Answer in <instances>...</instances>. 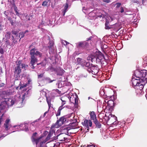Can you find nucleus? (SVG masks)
<instances>
[{"instance_id":"obj_49","label":"nucleus","mask_w":147,"mask_h":147,"mask_svg":"<svg viewBox=\"0 0 147 147\" xmlns=\"http://www.w3.org/2000/svg\"><path fill=\"white\" fill-rule=\"evenodd\" d=\"M121 4L120 3H117L115 4L116 8H118L119 7L121 6Z\"/></svg>"},{"instance_id":"obj_31","label":"nucleus","mask_w":147,"mask_h":147,"mask_svg":"<svg viewBox=\"0 0 147 147\" xmlns=\"http://www.w3.org/2000/svg\"><path fill=\"white\" fill-rule=\"evenodd\" d=\"M65 71L62 69H60L58 70L57 72V75H58L62 76L64 73Z\"/></svg>"},{"instance_id":"obj_11","label":"nucleus","mask_w":147,"mask_h":147,"mask_svg":"<svg viewBox=\"0 0 147 147\" xmlns=\"http://www.w3.org/2000/svg\"><path fill=\"white\" fill-rule=\"evenodd\" d=\"M96 10H93L92 11L90 12L89 13L88 16L89 17H96L97 18L100 17L104 18L105 17V15L102 14L101 13H96Z\"/></svg>"},{"instance_id":"obj_12","label":"nucleus","mask_w":147,"mask_h":147,"mask_svg":"<svg viewBox=\"0 0 147 147\" xmlns=\"http://www.w3.org/2000/svg\"><path fill=\"white\" fill-rule=\"evenodd\" d=\"M82 124L83 125L86 127L85 129H87L86 131L88 132L89 131V126L91 127L92 125V122L90 120H88L85 119L84 122H82Z\"/></svg>"},{"instance_id":"obj_25","label":"nucleus","mask_w":147,"mask_h":147,"mask_svg":"<svg viewBox=\"0 0 147 147\" xmlns=\"http://www.w3.org/2000/svg\"><path fill=\"white\" fill-rule=\"evenodd\" d=\"M50 4V0H45L43 2L42 5L45 6H49Z\"/></svg>"},{"instance_id":"obj_30","label":"nucleus","mask_w":147,"mask_h":147,"mask_svg":"<svg viewBox=\"0 0 147 147\" xmlns=\"http://www.w3.org/2000/svg\"><path fill=\"white\" fill-rule=\"evenodd\" d=\"M94 122L96 124V126L98 128H100L101 127V124L97 120H95Z\"/></svg>"},{"instance_id":"obj_36","label":"nucleus","mask_w":147,"mask_h":147,"mask_svg":"<svg viewBox=\"0 0 147 147\" xmlns=\"http://www.w3.org/2000/svg\"><path fill=\"white\" fill-rule=\"evenodd\" d=\"M66 121V119L64 117H62L59 120V122L61 123H63Z\"/></svg>"},{"instance_id":"obj_1","label":"nucleus","mask_w":147,"mask_h":147,"mask_svg":"<svg viewBox=\"0 0 147 147\" xmlns=\"http://www.w3.org/2000/svg\"><path fill=\"white\" fill-rule=\"evenodd\" d=\"M130 83L135 89L140 91L143 89L144 86L147 87V71L143 69L134 71Z\"/></svg>"},{"instance_id":"obj_18","label":"nucleus","mask_w":147,"mask_h":147,"mask_svg":"<svg viewBox=\"0 0 147 147\" xmlns=\"http://www.w3.org/2000/svg\"><path fill=\"white\" fill-rule=\"evenodd\" d=\"M72 96H70L69 95H67V96H62L61 98V100L62 101H67L68 99L69 100V101L71 102H73L71 101V98Z\"/></svg>"},{"instance_id":"obj_26","label":"nucleus","mask_w":147,"mask_h":147,"mask_svg":"<svg viewBox=\"0 0 147 147\" xmlns=\"http://www.w3.org/2000/svg\"><path fill=\"white\" fill-rule=\"evenodd\" d=\"M68 19H71V21L69 22V23L71 24H73L75 21H76V20L75 19V17L74 16L72 15H70L67 17Z\"/></svg>"},{"instance_id":"obj_35","label":"nucleus","mask_w":147,"mask_h":147,"mask_svg":"<svg viewBox=\"0 0 147 147\" xmlns=\"http://www.w3.org/2000/svg\"><path fill=\"white\" fill-rule=\"evenodd\" d=\"M11 42H9V40H6L5 41V45L7 48L9 49L11 48L12 45H11Z\"/></svg>"},{"instance_id":"obj_7","label":"nucleus","mask_w":147,"mask_h":147,"mask_svg":"<svg viewBox=\"0 0 147 147\" xmlns=\"http://www.w3.org/2000/svg\"><path fill=\"white\" fill-rule=\"evenodd\" d=\"M92 65L90 68H88L87 71L89 73H91L93 75H96L99 70V68L97 65H94L91 64Z\"/></svg>"},{"instance_id":"obj_52","label":"nucleus","mask_w":147,"mask_h":147,"mask_svg":"<svg viewBox=\"0 0 147 147\" xmlns=\"http://www.w3.org/2000/svg\"><path fill=\"white\" fill-rule=\"evenodd\" d=\"M69 8V5L67 3H66L64 9H67V8Z\"/></svg>"},{"instance_id":"obj_54","label":"nucleus","mask_w":147,"mask_h":147,"mask_svg":"<svg viewBox=\"0 0 147 147\" xmlns=\"http://www.w3.org/2000/svg\"><path fill=\"white\" fill-rule=\"evenodd\" d=\"M63 106L61 105L59 107L58 109L60 111H61L63 108L65 107H63Z\"/></svg>"},{"instance_id":"obj_13","label":"nucleus","mask_w":147,"mask_h":147,"mask_svg":"<svg viewBox=\"0 0 147 147\" xmlns=\"http://www.w3.org/2000/svg\"><path fill=\"white\" fill-rule=\"evenodd\" d=\"M65 134L63 133H61L60 134L57 135V136L55 137L52 140H55L59 139V141H63L67 138L65 137Z\"/></svg>"},{"instance_id":"obj_48","label":"nucleus","mask_w":147,"mask_h":147,"mask_svg":"<svg viewBox=\"0 0 147 147\" xmlns=\"http://www.w3.org/2000/svg\"><path fill=\"white\" fill-rule=\"evenodd\" d=\"M47 98V103L48 104V105L49 107L50 105L51 104V102H50V100L49 98H48L47 97H46Z\"/></svg>"},{"instance_id":"obj_45","label":"nucleus","mask_w":147,"mask_h":147,"mask_svg":"<svg viewBox=\"0 0 147 147\" xmlns=\"http://www.w3.org/2000/svg\"><path fill=\"white\" fill-rule=\"evenodd\" d=\"M49 47L50 48H52V47L54 45V42H51V41H50L49 42Z\"/></svg>"},{"instance_id":"obj_44","label":"nucleus","mask_w":147,"mask_h":147,"mask_svg":"<svg viewBox=\"0 0 147 147\" xmlns=\"http://www.w3.org/2000/svg\"><path fill=\"white\" fill-rule=\"evenodd\" d=\"M61 43L63 44L64 45H67V44H69V43L67 42L65 40H62L61 41Z\"/></svg>"},{"instance_id":"obj_59","label":"nucleus","mask_w":147,"mask_h":147,"mask_svg":"<svg viewBox=\"0 0 147 147\" xmlns=\"http://www.w3.org/2000/svg\"><path fill=\"white\" fill-rule=\"evenodd\" d=\"M93 38V37L92 36H91L88 39H87V40L88 41L89 40H91Z\"/></svg>"},{"instance_id":"obj_19","label":"nucleus","mask_w":147,"mask_h":147,"mask_svg":"<svg viewBox=\"0 0 147 147\" xmlns=\"http://www.w3.org/2000/svg\"><path fill=\"white\" fill-rule=\"evenodd\" d=\"M85 61L83 59L80 58L77 59V63L78 64L81 65L83 67H84V63H85Z\"/></svg>"},{"instance_id":"obj_21","label":"nucleus","mask_w":147,"mask_h":147,"mask_svg":"<svg viewBox=\"0 0 147 147\" xmlns=\"http://www.w3.org/2000/svg\"><path fill=\"white\" fill-rule=\"evenodd\" d=\"M18 38H15L13 36H12L11 41V45H12V46H13L15 44L17 43V41L16 40L18 39Z\"/></svg>"},{"instance_id":"obj_9","label":"nucleus","mask_w":147,"mask_h":147,"mask_svg":"<svg viewBox=\"0 0 147 147\" xmlns=\"http://www.w3.org/2000/svg\"><path fill=\"white\" fill-rule=\"evenodd\" d=\"M103 119L105 120L106 122H107L110 119L112 120L113 119H115V120H117V118L115 117V115H111V112H107L105 114V116L103 118Z\"/></svg>"},{"instance_id":"obj_40","label":"nucleus","mask_w":147,"mask_h":147,"mask_svg":"<svg viewBox=\"0 0 147 147\" xmlns=\"http://www.w3.org/2000/svg\"><path fill=\"white\" fill-rule=\"evenodd\" d=\"M19 34V36L18 37V38L21 37L20 39V40L21 38H23L25 34L23 32H20V33Z\"/></svg>"},{"instance_id":"obj_15","label":"nucleus","mask_w":147,"mask_h":147,"mask_svg":"<svg viewBox=\"0 0 147 147\" xmlns=\"http://www.w3.org/2000/svg\"><path fill=\"white\" fill-rule=\"evenodd\" d=\"M114 19V18L112 17H109V18H106V22L105 23V29H109L111 27L109 26V22L112 21Z\"/></svg>"},{"instance_id":"obj_16","label":"nucleus","mask_w":147,"mask_h":147,"mask_svg":"<svg viewBox=\"0 0 147 147\" xmlns=\"http://www.w3.org/2000/svg\"><path fill=\"white\" fill-rule=\"evenodd\" d=\"M112 133L113 134V135L112 136L116 140L118 139L121 137V134H119V131L117 129L114 130L112 132Z\"/></svg>"},{"instance_id":"obj_41","label":"nucleus","mask_w":147,"mask_h":147,"mask_svg":"<svg viewBox=\"0 0 147 147\" xmlns=\"http://www.w3.org/2000/svg\"><path fill=\"white\" fill-rule=\"evenodd\" d=\"M11 33L9 32H8L6 33L5 36L7 38L9 39L10 38L11 36Z\"/></svg>"},{"instance_id":"obj_37","label":"nucleus","mask_w":147,"mask_h":147,"mask_svg":"<svg viewBox=\"0 0 147 147\" xmlns=\"http://www.w3.org/2000/svg\"><path fill=\"white\" fill-rule=\"evenodd\" d=\"M124 12H125V13H124V14H123V15L126 14V15H129L132 14L130 13L129 12L124 11V10H121L120 11H119V12L120 13H123Z\"/></svg>"},{"instance_id":"obj_57","label":"nucleus","mask_w":147,"mask_h":147,"mask_svg":"<svg viewBox=\"0 0 147 147\" xmlns=\"http://www.w3.org/2000/svg\"><path fill=\"white\" fill-rule=\"evenodd\" d=\"M43 76V74H40L39 75H38V78H41Z\"/></svg>"},{"instance_id":"obj_61","label":"nucleus","mask_w":147,"mask_h":147,"mask_svg":"<svg viewBox=\"0 0 147 147\" xmlns=\"http://www.w3.org/2000/svg\"><path fill=\"white\" fill-rule=\"evenodd\" d=\"M103 1L105 2L109 3L110 2V0H103Z\"/></svg>"},{"instance_id":"obj_56","label":"nucleus","mask_w":147,"mask_h":147,"mask_svg":"<svg viewBox=\"0 0 147 147\" xmlns=\"http://www.w3.org/2000/svg\"><path fill=\"white\" fill-rule=\"evenodd\" d=\"M0 53L1 54L4 53L3 50L2 48H0Z\"/></svg>"},{"instance_id":"obj_32","label":"nucleus","mask_w":147,"mask_h":147,"mask_svg":"<svg viewBox=\"0 0 147 147\" xmlns=\"http://www.w3.org/2000/svg\"><path fill=\"white\" fill-rule=\"evenodd\" d=\"M99 93L101 96H106V95H105V90L103 89L100 90L99 91Z\"/></svg>"},{"instance_id":"obj_28","label":"nucleus","mask_w":147,"mask_h":147,"mask_svg":"<svg viewBox=\"0 0 147 147\" xmlns=\"http://www.w3.org/2000/svg\"><path fill=\"white\" fill-rule=\"evenodd\" d=\"M114 104V102L113 100H107V106L109 107H112Z\"/></svg>"},{"instance_id":"obj_58","label":"nucleus","mask_w":147,"mask_h":147,"mask_svg":"<svg viewBox=\"0 0 147 147\" xmlns=\"http://www.w3.org/2000/svg\"><path fill=\"white\" fill-rule=\"evenodd\" d=\"M27 86V84H26L25 85H24L23 86H20V89H21V88H24V87H26Z\"/></svg>"},{"instance_id":"obj_46","label":"nucleus","mask_w":147,"mask_h":147,"mask_svg":"<svg viewBox=\"0 0 147 147\" xmlns=\"http://www.w3.org/2000/svg\"><path fill=\"white\" fill-rule=\"evenodd\" d=\"M87 59L89 60H91L92 62V60H94V57L91 56V55L90 56H89L88 57Z\"/></svg>"},{"instance_id":"obj_33","label":"nucleus","mask_w":147,"mask_h":147,"mask_svg":"<svg viewBox=\"0 0 147 147\" xmlns=\"http://www.w3.org/2000/svg\"><path fill=\"white\" fill-rule=\"evenodd\" d=\"M104 112V111H101L98 115L99 117L100 118V120H102V119L104 117V115L105 114L103 113Z\"/></svg>"},{"instance_id":"obj_55","label":"nucleus","mask_w":147,"mask_h":147,"mask_svg":"<svg viewBox=\"0 0 147 147\" xmlns=\"http://www.w3.org/2000/svg\"><path fill=\"white\" fill-rule=\"evenodd\" d=\"M88 10H82L83 11V12H84L85 14H88V13H87V11H88Z\"/></svg>"},{"instance_id":"obj_29","label":"nucleus","mask_w":147,"mask_h":147,"mask_svg":"<svg viewBox=\"0 0 147 147\" xmlns=\"http://www.w3.org/2000/svg\"><path fill=\"white\" fill-rule=\"evenodd\" d=\"M67 19V18H65L64 17H60L59 20H58L61 23H64L66 22V19Z\"/></svg>"},{"instance_id":"obj_24","label":"nucleus","mask_w":147,"mask_h":147,"mask_svg":"<svg viewBox=\"0 0 147 147\" xmlns=\"http://www.w3.org/2000/svg\"><path fill=\"white\" fill-rule=\"evenodd\" d=\"M67 10H60L59 11V15L58 16V17L60 16V17L61 16H63L65 13L67 11Z\"/></svg>"},{"instance_id":"obj_5","label":"nucleus","mask_w":147,"mask_h":147,"mask_svg":"<svg viewBox=\"0 0 147 147\" xmlns=\"http://www.w3.org/2000/svg\"><path fill=\"white\" fill-rule=\"evenodd\" d=\"M91 56L94 57V59L96 60L97 62L104 64L105 62L104 57L102 53L99 51H94L91 54Z\"/></svg>"},{"instance_id":"obj_27","label":"nucleus","mask_w":147,"mask_h":147,"mask_svg":"<svg viewBox=\"0 0 147 147\" xmlns=\"http://www.w3.org/2000/svg\"><path fill=\"white\" fill-rule=\"evenodd\" d=\"M53 93L55 94L56 96H59L61 94V92L59 91L58 89H56L53 90Z\"/></svg>"},{"instance_id":"obj_60","label":"nucleus","mask_w":147,"mask_h":147,"mask_svg":"<svg viewBox=\"0 0 147 147\" xmlns=\"http://www.w3.org/2000/svg\"><path fill=\"white\" fill-rule=\"evenodd\" d=\"M8 134H7L6 135H5V136H4L3 135H2V136H1L0 137V140H1V139H2L6 135H7Z\"/></svg>"},{"instance_id":"obj_63","label":"nucleus","mask_w":147,"mask_h":147,"mask_svg":"<svg viewBox=\"0 0 147 147\" xmlns=\"http://www.w3.org/2000/svg\"><path fill=\"white\" fill-rule=\"evenodd\" d=\"M37 65H41L42 66H44V65L43 64V63H38L37 64Z\"/></svg>"},{"instance_id":"obj_64","label":"nucleus","mask_w":147,"mask_h":147,"mask_svg":"<svg viewBox=\"0 0 147 147\" xmlns=\"http://www.w3.org/2000/svg\"><path fill=\"white\" fill-rule=\"evenodd\" d=\"M107 100H108L107 99H106L105 101H104L103 102L105 103L106 104H107Z\"/></svg>"},{"instance_id":"obj_38","label":"nucleus","mask_w":147,"mask_h":147,"mask_svg":"<svg viewBox=\"0 0 147 147\" xmlns=\"http://www.w3.org/2000/svg\"><path fill=\"white\" fill-rule=\"evenodd\" d=\"M91 64H90L89 62H86L85 61V63L84 64H85V65H84V66L90 68L92 65Z\"/></svg>"},{"instance_id":"obj_22","label":"nucleus","mask_w":147,"mask_h":147,"mask_svg":"<svg viewBox=\"0 0 147 147\" xmlns=\"http://www.w3.org/2000/svg\"><path fill=\"white\" fill-rule=\"evenodd\" d=\"M41 117V116L39 119L33 121L32 123V125L34 126H38V124H39V122H38V121L40 120Z\"/></svg>"},{"instance_id":"obj_4","label":"nucleus","mask_w":147,"mask_h":147,"mask_svg":"<svg viewBox=\"0 0 147 147\" xmlns=\"http://www.w3.org/2000/svg\"><path fill=\"white\" fill-rule=\"evenodd\" d=\"M30 54L31 55L30 63L32 66V68L34 69V64L38 62V59L36 56L41 58L42 57V54L41 53L37 51L35 48H33L30 50Z\"/></svg>"},{"instance_id":"obj_51","label":"nucleus","mask_w":147,"mask_h":147,"mask_svg":"<svg viewBox=\"0 0 147 147\" xmlns=\"http://www.w3.org/2000/svg\"><path fill=\"white\" fill-rule=\"evenodd\" d=\"M60 113H61V111L58 109L57 112V113H56V116H58L60 115Z\"/></svg>"},{"instance_id":"obj_3","label":"nucleus","mask_w":147,"mask_h":147,"mask_svg":"<svg viewBox=\"0 0 147 147\" xmlns=\"http://www.w3.org/2000/svg\"><path fill=\"white\" fill-rule=\"evenodd\" d=\"M27 67V65L23 63L22 60H19L16 62L14 71V76L15 80H18L20 79V73L22 71L25 70Z\"/></svg>"},{"instance_id":"obj_43","label":"nucleus","mask_w":147,"mask_h":147,"mask_svg":"<svg viewBox=\"0 0 147 147\" xmlns=\"http://www.w3.org/2000/svg\"><path fill=\"white\" fill-rule=\"evenodd\" d=\"M12 34L13 35H14L16 36V38H17L18 37V32L15 31H13L12 32Z\"/></svg>"},{"instance_id":"obj_53","label":"nucleus","mask_w":147,"mask_h":147,"mask_svg":"<svg viewBox=\"0 0 147 147\" xmlns=\"http://www.w3.org/2000/svg\"><path fill=\"white\" fill-rule=\"evenodd\" d=\"M5 85V84L4 83H2L0 84V88H3L4 86Z\"/></svg>"},{"instance_id":"obj_47","label":"nucleus","mask_w":147,"mask_h":147,"mask_svg":"<svg viewBox=\"0 0 147 147\" xmlns=\"http://www.w3.org/2000/svg\"><path fill=\"white\" fill-rule=\"evenodd\" d=\"M108 106H107V104H106L105 103H104V102H103V109H107V107H107Z\"/></svg>"},{"instance_id":"obj_50","label":"nucleus","mask_w":147,"mask_h":147,"mask_svg":"<svg viewBox=\"0 0 147 147\" xmlns=\"http://www.w3.org/2000/svg\"><path fill=\"white\" fill-rule=\"evenodd\" d=\"M14 10L15 11V12L16 13V14L20 17V15H21V14H20V13H19L18 11H17L18 10Z\"/></svg>"},{"instance_id":"obj_23","label":"nucleus","mask_w":147,"mask_h":147,"mask_svg":"<svg viewBox=\"0 0 147 147\" xmlns=\"http://www.w3.org/2000/svg\"><path fill=\"white\" fill-rule=\"evenodd\" d=\"M90 118L91 120H93V121L95 120H96V115L95 114L94 112L92 111L90 114Z\"/></svg>"},{"instance_id":"obj_42","label":"nucleus","mask_w":147,"mask_h":147,"mask_svg":"<svg viewBox=\"0 0 147 147\" xmlns=\"http://www.w3.org/2000/svg\"><path fill=\"white\" fill-rule=\"evenodd\" d=\"M40 94L41 95H43V96L46 97V92L44 91L43 90H42L40 92Z\"/></svg>"},{"instance_id":"obj_14","label":"nucleus","mask_w":147,"mask_h":147,"mask_svg":"<svg viewBox=\"0 0 147 147\" xmlns=\"http://www.w3.org/2000/svg\"><path fill=\"white\" fill-rule=\"evenodd\" d=\"M10 121V119H7L5 120L4 124V127L7 131L8 130L11 128H12V127L9 123Z\"/></svg>"},{"instance_id":"obj_39","label":"nucleus","mask_w":147,"mask_h":147,"mask_svg":"<svg viewBox=\"0 0 147 147\" xmlns=\"http://www.w3.org/2000/svg\"><path fill=\"white\" fill-rule=\"evenodd\" d=\"M63 133L64 134H65V136H66L67 134L68 133L67 129L66 128H64L63 129H62L61 131V133Z\"/></svg>"},{"instance_id":"obj_34","label":"nucleus","mask_w":147,"mask_h":147,"mask_svg":"<svg viewBox=\"0 0 147 147\" xmlns=\"http://www.w3.org/2000/svg\"><path fill=\"white\" fill-rule=\"evenodd\" d=\"M104 112V111H101L98 115L99 117L100 118V120H102V119L104 117V115L105 114L103 113Z\"/></svg>"},{"instance_id":"obj_6","label":"nucleus","mask_w":147,"mask_h":147,"mask_svg":"<svg viewBox=\"0 0 147 147\" xmlns=\"http://www.w3.org/2000/svg\"><path fill=\"white\" fill-rule=\"evenodd\" d=\"M55 133V132L53 130H51L49 132V133L47 136V137L46 138L45 136L48 134V132L47 131H44L42 134V136H43L45 138L42 140V141H41L40 142V146L41 145L45 143L46 142L50 139L53 138L55 137L54 136H53V133ZM53 139L51 140V141H52V140Z\"/></svg>"},{"instance_id":"obj_17","label":"nucleus","mask_w":147,"mask_h":147,"mask_svg":"<svg viewBox=\"0 0 147 147\" xmlns=\"http://www.w3.org/2000/svg\"><path fill=\"white\" fill-rule=\"evenodd\" d=\"M78 48H84L88 45V44L86 42H80L76 44Z\"/></svg>"},{"instance_id":"obj_10","label":"nucleus","mask_w":147,"mask_h":147,"mask_svg":"<svg viewBox=\"0 0 147 147\" xmlns=\"http://www.w3.org/2000/svg\"><path fill=\"white\" fill-rule=\"evenodd\" d=\"M36 134L37 133L36 132L33 134L32 138V141L33 143H35L36 144H37L39 143H40V144L41 142L42 141V140L45 138L42 135L38 138L36 139L35 137Z\"/></svg>"},{"instance_id":"obj_2","label":"nucleus","mask_w":147,"mask_h":147,"mask_svg":"<svg viewBox=\"0 0 147 147\" xmlns=\"http://www.w3.org/2000/svg\"><path fill=\"white\" fill-rule=\"evenodd\" d=\"M26 96V93L22 95V97L20 94L15 95L13 98L7 99L5 102L8 107L12 106L13 105L21 104L23 103Z\"/></svg>"},{"instance_id":"obj_62","label":"nucleus","mask_w":147,"mask_h":147,"mask_svg":"<svg viewBox=\"0 0 147 147\" xmlns=\"http://www.w3.org/2000/svg\"><path fill=\"white\" fill-rule=\"evenodd\" d=\"M66 101H62V105L63 106L65 104Z\"/></svg>"},{"instance_id":"obj_8","label":"nucleus","mask_w":147,"mask_h":147,"mask_svg":"<svg viewBox=\"0 0 147 147\" xmlns=\"http://www.w3.org/2000/svg\"><path fill=\"white\" fill-rule=\"evenodd\" d=\"M13 129H17L16 131L19 130V129L20 130H24L27 131L28 130V126L27 124H22L19 125H16L13 126L12 127Z\"/></svg>"},{"instance_id":"obj_20","label":"nucleus","mask_w":147,"mask_h":147,"mask_svg":"<svg viewBox=\"0 0 147 147\" xmlns=\"http://www.w3.org/2000/svg\"><path fill=\"white\" fill-rule=\"evenodd\" d=\"M72 98H71V101L74 103L75 105H77L78 103V97L76 96V97H74L73 96H72Z\"/></svg>"}]
</instances>
